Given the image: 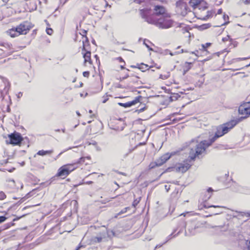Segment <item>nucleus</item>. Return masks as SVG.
<instances>
[{
	"label": "nucleus",
	"instance_id": "obj_1",
	"mask_svg": "<svg viewBox=\"0 0 250 250\" xmlns=\"http://www.w3.org/2000/svg\"><path fill=\"white\" fill-rule=\"evenodd\" d=\"M241 119L230 120L217 127L214 136L209 140H203L198 143L195 148L190 149L189 152V158L192 161H194L200 155L206 154L207 148L210 146L215 140L228 133L239 122Z\"/></svg>",
	"mask_w": 250,
	"mask_h": 250
},
{
	"label": "nucleus",
	"instance_id": "obj_2",
	"mask_svg": "<svg viewBox=\"0 0 250 250\" xmlns=\"http://www.w3.org/2000/svg\"><path fill=\"white\" fill-rule=\"evenodd\" d=\"M113 63V75L120 80V83L112 87L113 91H116L117 88H128L132 87L134 83L133 76H129V70L125 68L126 63L121 57L115 58Z\"/></svg>",
	"mask_w": 250,
	"mask_h": 250
},
{
	"label": "nucleus",
	"instance_id": "obj_3",
	"mask_svg": "<svg viewBox=\"0 0 250 250\" xmlns=\"http://www.w3.org/2000/svg\"><path fill=\"white\" fill-rule=\"evenodd\" d=\"M34 27V24L27 21H23L16 26L13 27L6 31V34L12 38L20 35H26Z\"/></svg>",
	"mask_w": 250,
	"mask_h": 250
},
{
	"label": "nucleus",
	"instance_id": "obj_4",
	"mask_svg": "<svg viewBox=\"0 0 250 250\" xmlns=\"http://www.w3.org/2000/svg\"><path fill=\"white\" fill-rule=\"evenodd\" d=\"M81 39L80 42L82 43V54L84 59L83 65L85 66H89L91 69H94L93 61L91 58L90 45L88 38L85 35L80 34Z\"/></svg>",
	"mask_w": 250,
	"mask_h": 250
},
{
	"label": "nucleus",
	"instance_id": "obj_5",
	"mask_svg": "<svg viewBox=\"0 0 250 250\" xmlns=\"http://www.w3.org/2000/svg\"><path fill=\"white\" fill-rule=\"evenodd\" d=\"M147 22L156 25L161 28H168L172 26L173 21L170 19V15L167 14L159 19H155L154 16L147 17Z\"/></svg>",
	"mask_w": 250,
	"mask_h": 250
},
{
	"label": "nucleus",
	"instance_id": "obj_6",
	"mask_svg": "<svg viewBox=\"0 0 250 250\" xmlns=\"http://www.w3.org/2000/svg\"><path fill=\"white\" fill-rule=\"evenodd\" d=\"M153 10L154 12H152L150 8H144L140 10V15L147 21V17H151L153 15L155 19H158L156 16H163L167 14L166 8L163 6L156 5L154 6Z\"/></svg>",
	"mask_w": 250,
	"mask_h": 250
},
{
	"label": "nucleus",
	"instance_id": "obj_7",
	"mask_svg": "<svg viewBox=\"0 0 250 250\" xmlns=\"http://www.w3.org/2000/svg\"><path fill=\"white\" fill-rule=\"evenodd\" d=\"M75 170V166L72 163L65 164L58 169L55 177L64 179Z\"/></svg>",
	"mask_w": 250,
	"mask_h": 250
},
{
	"label": "nucleus",
	"instance_id": "obj_8",
	"mask_svg": "<svg viewBox=\"0 0 250 250\" xmlns=\"http://www.w3.org/2000/svg\"><path fill=\"white\" fill-rule=\"evenodd\" d=\"M190 11L187 2L183 0H179L176 2V12L178 14L185 16Z\"/></svg>",
	"mask_w": 250,
	"mask_h": 250
},
{
	"label": "nucleus",
	"instance_id": "obj_9",
	"mask_svg": "<svg viewBox=\"0 0 250 250\" xmlns=\"http://www.w3.org/2000/svg\"><path fill=\"white\" fill-rule=\"evenodd\" d=\"M239 112L240 114L244 115V117L237 118L234 120L241 119V121L239 122L240 123L243 119L246 118L250 115V102L244 103L241 105L239 108Z\"/></svg>",
	"mask_w": 250,
	"mask_h": 250
},
{
	"label": "nucleus",
	"instance_id": "obj_10",
	"mask_svg": "<svg viewBox=\"0 0 250 250\" xmlns=\"http://www.w3.org/2000/svg\"><path fill=\"white\" fill-rule=\"evenodd\" d=\"M9 138V143L13 145H18L21 143L23 138L21 134L16 131L8 135Z\"/></svg>",
	"mask_w": 250,
	"mask_h": 250
},
{
	"label": "nucleus",
	"instance_id": "obj_11",
	"mask_svg": "<svg viewBox=\"0 0 250 250\" xmlns=\"http://www.w3.org/2000/svg\"><path fill=\"white\" fill-rule=\"evenodd\" d=\"M191 162L192 161L188 157V159L185 160L183 163L179 164L177 167V170L182 173L186 172L191 167L192 165Z\"/></svg>",
	"mask_w": 250,
	"mask_h": 250
},
{
	"label": "nucleus",
	"instance_id": "obj_12",
	"mask_svg": "<svg viewBox=\"0 0 250 250\" xmlns=\"http://www.w3.org/2000/svg\"><path fill=\"white\" fill-rule=\"evenodd\" d=\"M189 4L194 8L206 9L207 3L204 0H190Z\"/></svg>",
	"mask_w": 250,
	"mask_h": 250
},
{
	"label": "nucleus",
	"instance_id": "obj_13",
	"mask_svg": "<svg viewBox=\"0 0 250 250\" xmlns=\"http://www.w3.org/2000/svg\"><path fill=\"white\" fill-rule=\"evenodd\" d=\"M142 99H143L142 96H138L136 97L134 99V100H133L131 101H129V102H126L125 103H118V104L120 105H121L123 107H125V108L129 107H131L133 105H135L136 104H137L138 103H141V101L142 100Z\"/></svg>",
	"mask_w": 250,
	"mask_h": 250
},
{
	"label": "nucleus",
	"instance_id": "obj_14",
	"mask_svg": "<svg viewBox=\"0 0 250 250\" xmlns=\"http://www.w3.org/2000/svg\"><path fill=\"white\" fill-rule=\"evenodd\" d=\"M222 13V9L221 8H220L218 9L217 12L215 9L212 10L211 11H208L207 12V14L206 16L203 17H199V18L206 21L208 20V19L212 17L214 15H216L217 14L220 15Z\"/></svg>",
	"mask_w": 250,
	"mask_h": 250
},
{
	"label": "nucleus",
	"instance_id": "obj_15",
	"mask_svg": "<svg viewBox=\"0 0 250 250\" xmlns=\"http://www.w3.org/2000/svg\"><path fill=\"white\" fill-rule=\"evenodd\" d=\"M171 156V154H169V153H165L160 156L158 159L156 160L158 166L160 167L164 164L168 160L170 159Z\"/></svg>",
	"mask_w": 250,
	"mask_h": 250
},
{
	"label": "nucleus",
	"instance_id": "obj_16",
	"mask_svg": "<svg viewBox=\"0 0 250 250\" xmlns=\"http://www.w3.org/2000/svg\"><path fill=\"white\" fill-rule=\"evenodd\" d=\"M179 32V34L183 37L189 38L190 36V33L188 29L186 27H179V29L178 30Z\"/></svg>",
	"mask_w": 250,
	"mask_h": 250
},
{
	"label": "nucleus",
	"instance_id": "obj_17",
	"mask_svg": "<svg viewBox=\"0 0 250 250\" xmlns=\"http://www.w3.org/2000/svg\"><path fill=\"white\" fill-rule=\"evenodd\" d=\"M86 159L90 160V157H82L77 161L72 163V164L75 166L76 169L79 167L80 166L84 163Z\"/></svg>",
	"mask_w": 250,
	"mask_h": 250
},
{
	"label": "nucleus",
	"instance_id": "obj_18",
	"mask_svg": "<svg viewBox=\"0 0 250 250\" xmlns=\"http://www.w3.org/2000/svg\"><path fill=\"white\" fill-rule=\"evenodd\" d=\"M104 237V236L101 234H100L99 236L93 237L91 239V243L93 244L100 243L102 241Z\"/></svg>",
	"mask_w": 250,
	"mask_h": 250
},
{
	"label": "nucleus",
	"instance_id": "obj_19",
	"mask_svg": "<svg viewBox=\"0 0 250 250\" xmlns=\"http://www.w3.org/2000/svg\"><path fill=\"white\" fill-rule=\"evenodd\" d=\"M192 65V63L191 62H185L182 66L184 74L188 72L191 68Z\"/></svg>",
	"mask_w": 250,
	"mask_h": 250
},
{
	"label": "nucleus",
	"instance_id": "obj_20",
	"mask_svg": "<svg viewBox=\"0 0 250 250\" xmlns=\"http://www.w3.org/2000/svg\"><path fill=\"white\" fill-rule=\"evenodd\" d=\"M97 3L98 5L97 6L99 8H105L108 5L107 1L106 0H97Z\"/></svg>",
	"mask_w": 250,
	"mask_h": 250
},
{
	"label": "nucleus",
	"instance_id": "obj_21",
	"mask_svg": "<svg viewBox=\"0 0 250 250\" xmlns=\"http://www.w3.org/2000/svg\"><path fill=\"white\" fill-rule=\"evenodd\" d=\"M211 45V43L207 42L205 44H202L201 48H199L200 50L202 52H208V48L210 47Z\"/></svg>",
	"mask_w": 250,
	"mask_h": 250
},
{
	"label": "nucleus",
	"instance_id": "obj_22",
	"mask_svg": "<svg viewBox=\"0 0 250 250\" xmlns=\"http://www.w3.org/2000/svg\"><path fill=\"white\" fill-rule=\"evenodd\" d=\"M53 151L52 150H39L37 154L40 156H44L46 155H49L53 153Z\"/></svg>",
	"mask_w": 250,
	"mask_h": 250
},
{
	"label": "nucleus",
	"instance_id": "obj_23",
	"mask_svg": "<svg viewBox=\"0 0 250 250\" xmlns=\"http://www.w3.org/2000/svg\"><path fill=\"white\" fill-rule=\"evenodd\" d=\"M130 209L129 207H126L125 208H124V209H123L122 210H121L119 213H116V214H115L114 216L113 217L114 218H117L119 216L124 214V213H125L127 212V211L128 210H129Z\"/></svg>",
	"mask_w": 250,
	"mask_h": 250
},
{
	"label": "nucleus",
	"instance_id": "obj_24",
	"mask_svg": "<svg viewBox=\"0 0 250 250\" xmlns=\"http://www.w3.org/2000/svg\"><path fill=\"white\" fill-rule=\"evenodd\" d=\"M112 95H108L107 93L104 94L101 98V102L102 103H105L109 99V97H112Z\"/></svg>",
	"mask_w": 250,
	"mask_h": 250
},
{
	"label": "nucleus",
	"instance_id": "obj_25",
	"mask_svg": "<svg viewBox=\"0 0 250 250\" xmlns=\"http://www.w3.org/2000/svg\"><path fill=\"white\" fill-rule=\"evenodd\" d=\"M150 67L146 64L142 63L140 65L139 68L142 70L143 71H145L146 70H148Z\"/></svg>",
	"mask_w": 250,
	"mask_h": 250
},
{
	"label": "nucleus",
	"instance_id": "obj_26",
	"mask_svg": "<svg viewBox=\"0 0 250 250\" xmlns=\"http://www.w3.org/2000/svg\"><path fill=\"white\" fill-rule=\"evenodd\" d=\"M157 167H160V166H158V164H157L156 161L155 162H151L149 164V166H148L149 169H153Z\"/></svg>",
	"mask_w": 250,
	"mask_h": 250
},
{
	"label": "nucleus",
	"instance_id": "obj_27",
	"mask_svg": "<svg viewBox=\"0 0 250 250\" xmlns=\"http://www.w3.org/2000/svg\"><path fill=\"white\" fill-rule=\"evenodd\" d=\"M140 201L141 197L134 199L132 204V206L134 208H136V207L138 205Z\"/></svg>",
	"mask_w": 250,
	"mask_h": 250
},
{
	"label": "nucleus",
	"instance_id": "obj_28",
	"mask_svg": "<svg viewBox=\"0 0 250 250\" xmlns=\"http://www.w3.org/2000/svg\"><path fill=\"white\" fill-rule=\"evenodd\" d=\"M240 4L249 5L250 4V0H240Z\"/></svg>",
	"mask_w": 250,
	"mask_h": 250
},
{
	"label": "nucleus",
	"instance_id": "obj_29",
	"mask_svg": "<svg viewBox=\"0 0 250 250\" xmlns=\"http://www.w3.org/2000/svg\"><path fill=\"white\" fill-rule=\"evenodd\" d=\"M210 27V25L209 24H204L201 25H200L199 27L201 30H204L207 29Z\"/></svg>",
	"mask_w": 250,
	"mask_h": 250
},
{
	"label": "nucleus",
	"instance_id": "obj_30",
	"mask_svg": "<svg viewBox=\"0 0 250 250\" xmlns=\"http://www.w3.org/2000/svg\"><path fill=\"white\" fill-rule=\"evenodd\" d=\"M6 198V195L3 191H0V200H3Z\"/></svg>",
	"mask_w": 250,
	"mask_h": 250
},
{
	"label": "nucleus",
	"instance_id": "obj_31",
	"mask_svg": "<svg viewBox=\"0 0 250 250\" xmlns=\"http://www.w3.org/2000/svg\"><path fill=\"white\" fill-rule=\"evenodd\" d=\"M223 18L224 19V22H222L219 26L223 25L226 24L227 22V21L229 20V17L228 16L224 15Z\"/></svg>",
	"mask_w": 250,
	"mask_h": 250
},
{
	"label": "nucleus",
	"instance_id": "obj_32",
	"mask_svg": "<svg viewBox=\"0 0 250 250\" xmlns=\"http://www.w3.org/2000/svg\"><path fill=\"white\" fill-rule=\"evenodd\" d=\"M46 32L48 35H51L53 33V30L50 28H47L46 30Z\"/></svg>",
	"mask_w": 250,
	"mask_h": 250
},
{
	"label": "nucleus",
	"instance_id": "obj_33",
	"mask_svg": "<svg viewBox=\"0 0 250 250\" xmlns=\"http://www.w3.org/2000/svg\"><path fill=\"white\" fill-rule=\"evenodd\" d=\"M83 77L88 78L90 75V72L89 71H84L83 73Z\"/></svg>",
	"mask_w": 250,
	"mask_h": 250
},
{
	"label": "nucleus",
	"instance_id": "obj_34",
	"mask_svg": "<svg viewBox=\"0 0 250 250\" xmlns=\"http://www.w3.org/2000/svg\"><path fill=\"white\" fill-rule=\"evenodd\" d=\"M7 185L12 187V188H14V187L15 186V182L13 180L9 181Z\"/></svg>",
	"mask_w": 250,
	"mask_h": 250
},
{
	"label": "nucleus",
	"instance_id": "obj_35",
	"mask_svg": "<svg viewBox=\"0 0 250 250\" xmlns=\"http://www.w3.org/2000/svg\"><path fill=\"white\" fill-rule=\"evenodd\" d=\"M7 219V218L4 216H0V224L4 222Z\"/></svg>",
	"mask_w": 250,
	"mask_h": 250
},
{
	"label": "nucleus",
	"instance_id": "obj_36",
	"mask_svg": "<svg viewBox=\"0 0 250 250\" xmlns=\"http://www.w3.org/2000/svg\"><path fill=\"white\" fill-rule=\"evenodd\" d=\"M25 215H22V216H19V217H16V218L13 219V222L17 221L20 220V219H21L22 217H23Z\"/></svg>",
	"mask_w": 250,
	"mask_h": 250
},
{
	"label": "nucleus",
	"instance_id": "obj_37",
	"mask_svg": "<svg viewBox=\"0 0 250 250\" xmlns=\"http://www.w3.org/2000/svg\"><path fill=\"white\" fill-rule=\"evenodd\" d=\"M37 33V29H34L32 31V35L34 37Z\"/></svg>",
	"mask_w": 250,
	"mask_h": 250
},
{
	"label": "nucleus",
	"instance_id": "obj_38",
	"mask_svg": "<svg viewBox=\"0 0 250 250\" xmlns=\"http://www.w3.org/2000/svg\"><path fill=\"white\" fill-rule=\"evenodd\" d=\"M94 58L96 60V62L97 63L100 62V60H99V57H98L97 55H95L94 56Z\"/></svg>",
	"mask_w": 250,
	"mask_h": 250
},
{
	"label": "nucleus",
	"instance_id": "obj_39",
	"mask_svg": "<svg viewBox=\"0 0 250 250\" xmlns=\"http://www.w3.org/2000/svg\"><path fill=\"white\" fill-rule=\"evenodd\" d=\"M110 201V199H106L105 200H103H103H102V201H101V202H102V203L105 204V203H107V202H109Z\"/></svg>",
	"mask_w": 250,
	"mask_h": 250
},
{
	"label": "nucleus",
	"instance_id": "obj_40",
	"mask_svg": "<svg viewBox=\"0 0 250 250\" xmlns=\"http://www.w3.org/2000/svg\"><path fill=\"white\" fill-rule=\"evenodd\" d=\"M212 207H213V208H219V206L211 205V206H209L207 207L206 206H205V208H212Z\"/></svg>",
	"mask_w": 250,
	"mask_h": 250
},
{
	"label": "nucleus",
	"instance_id": "obj_41",
	"mask_svg": "<svg viewBox=\"0 0 250 250\" xmlns=\"http://www.w3.org/2000/svg\"><path fill=\"white\" fill-rule=\"evenodd\" d=\"M26 47V44L25 43H23V45L21 46H19V48L21 50L24 48H25Z\"/></svg>",
	"mask_w": 250,
	"mask_h": 250
},
{
	"label": "nucleus",
	"instance_id": "obj_42",
	"mask_svg": "<svg viewBox=\"0 0 250 250\" xmlns=\"http://www.w3.org/2000/svg\"><path fill=\"white\" fill-rule=\"evenodd\" d=\"M213 191V190L212 189V188H209L208 189V192H212Z\"/></svg>",
	"mask_w": 250,
	"mask_h": 250
},
{
	"label": "nucleus",
	"instance_id": "obj_43",
	"mask_svg": "<svg viewBox=\"0 0 250 250\" xmlns=\"http://www.w3.org/2000/svg\"><path fill=\"white\" fill-rule=\"evenodd\" d=\"M115 97V98H123V96H121L120 95H114Z\"/></svg>",
	"mask_w": 250,
	"mask_h": 250
},
{
	"label": "nucleus",
	"instance_id": "obj_44",
	"mask_svg": "<svg viewBox=\"0 0 250 250\" xmlns=\"http://www.w3.org/2000/svg\"><path fill=\"white\" fill-rule=\"evenodd\" d=\"M83 83H82V82H81V83H80V85H79V86H78V87H82V86H83Z\"/></svg>",
	"mask_w": 250,
	"mask_h": 250
},
{
	"label": "nucleus",
	"instance_id": "obj_45",
	"mask_svg": "<svg viewBox=\"0 0 250 250\" xmlns=\"http://www.w3.org/2000/svg\"><path fill=\"white\" fill-rule=\"evenodd\" d=\"M248 249H249V250H250V242H249V244Z\"/></svg>",
	"mask_w": 250,
	"mask_h": 250
},
{
	"label": "nucleus",
	"instance_id": "obj_46",
	"mask_svg": "<svg viewBox=\"0 0 250 250\" xmlns=\"http://www.w3.org/2000/svg\"><path fill=\"white\" fill-rule=\"evenodd\" d=\"M81 248V246H79L77 248V249H76V250H79L80 249V248Z\"/></svg>",
	"mask_w": 250,
	"mask_h": 250
},
{
	"label": "nucleus",
	"instance_id": "obj_47",
	"mask_svg": "<svg viewBox=\"0 0 250 250\" xmlns=\"http://www.w3.org/2000/svg\"><path fill=\"white\" fill-rule=\"evenodd\" d=\"M144 108H141V109H140V111H144Z\"/></svg>",
	"mask_w": 250,
	"mask_h": 250
},
{
	"label": "nucleus",
	"instance_id": "obj_48",
	"mask_svg": "<svg viewBox=\"0 0 250 250\" xmlns=\"http://www.w3.org/2000/svg\"><path fill=\"white\" fill-rule=\"evenodd\" d=\"M12 225V226H14V225H15V223H12V225Z\"/></svg>",
	"mask_w": 250,
	"mask_h": 250
}]
</instances>
